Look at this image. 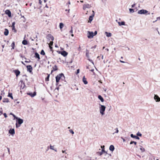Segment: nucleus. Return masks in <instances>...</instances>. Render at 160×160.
<instances>
[{
	"label": "nucleus",
	"instance_id": "obj_11",
	"mask_svg": "<svg viewBox=\"0 0 160 160\" xmlns=\"http://www.w3.org/2000/svg\"><path fill=\"white\" fill-rule=\"evenodd\" d=\"M6 14L8 15L9 17H11V13L10 11L9 10H7L5 11Z\"/></svg>",
	"mask_w": 160,
	"mask_h": 160
},
{
	"label": "nucleus",
	"instance_id": "obj_59",
	"mask_svg": "<svg viewBox=\"0 0 160 160\" xmlns=\"http://www.w3.org/2000/svg\"><path fill=\"white\" fill-rule=\"evenodd\" d=\"M104 147H105L104 146H101V148H102H102H104Z\"/></svg>",
	"mask_w": 160,
	"mask_h": 160
},
{
	"label": "nucleus",
	"instance_id": "obj_49",
	"mask_svg": "<svg viewBox=\"0 0 160 160\" xmlns=\"http://www.w3.org/2000/svg\"><path fill=\"white\" fill-rule=\"evenodd\" d=\"M3 115L5 118H6L7 117V114L5 113L3 114Z\"/></svg>",
	"mask_w": 160,
	"mask_h": 160
},
{
	"label": "nucleus",
	"instance_id": "obj_36",
	"mask_svg": "<svg viewBox=\"0 0 160 160\" xmlns=\"http://www.w3.org/2000/svg\"><path fill=\"white\" fill-rule=\"evenodd\" d=\"M137 135L138 137V136L141 137L142 136V134L141 133H140L139 132H138L137 133Z\"/></svg>",
	"mask_w": 160,
	"mask_h": 160
},
{
	"label": "nucleus",
	"instance_id": "obj_60",
	"mask_svg": "<svg viewBox=\"0 0 160 160\" xmlns=\"http://www.w3.org/2000/svg\"><path fill=\"white\" fill-rule=\"evenodd\" d=\"M122 140H123V142H124L125 141V139H124V138H122Z\"/></svg>",
	"mask_w": 160,
	"mask_h": 160
},
{
	"label": "nucleus",
	"instance_id": "obj_61",
	"mask_svg": "<svg viewBox=\"0 0 160 160\" xmlns=\"http://www.w3.org/2000/svg\"><path fill=\"white\" fill-rule=\"evenodd\" d=\"M33 38H34V39H35L36 38H37V36L36 35L35 37H33Z\"/></svg>",
	"mask_w": 160,
	"mask_h": 160
},
{
	"label": "nucleus",
	"instance_id": "obj_21",
	"mask_svg": "<svg viewBox=\"0 0 160 160\" xmlns=\"http://www.w3.org/2000/svg\"><path fill=\"white\" fill-rule=\"evenodd\" d=\"M47 37L48 38H50L51 40L52 41L53 40H54V38L50 34H48Z\"/></svg>",
	"mask_w": 160,
	"mask_h": 160
},
{
	"label": "nucleus",
	"instance_id": "obj_32",
	"mask_svg": "<svg viewBox=\"0 0 160 160\" xmlns=\"http://www.w3.org/2000/svg\"><path fill=\"white\" fill-rule=\"evenodd\" d=\"M40 54L43 55H44L45 54V52H44V51L43 50H41L40 52Z\"/></svg>",
	"mask_w": 160,
	"mask_h": 160
},
{
	"label": "nucleus",
	"instance_id": "obj_10",
	"mask_svg": "<svg viewBox=\"0 0 160 160\" xmlns=\"http://www.w3.org/2000/svg\"><path fill=\"white\" fill-rule=\"evenodd\" d=\"M27 71L29 72H32V68L31 65H28L27 66Z\"/></svg>",
	"mask_w": 160,
	"mask_h": 160
},
{
	"label": "nucleus",
	"instance_id": "obj_8",
	"mask_svg": "<svg viewBox=\"0 0 160 160\" xmlns=\"http://www.w3.org/2000/svg\"><path fill=\"white\" fill-rule=\"evenodd\" d=\"M154 98L156 102H159L160 101V98L158 95H155Z\"/></svg>",
	"mask_w": 160,
	"mask_h": 160
},
{
	"label": "nucleus",
	"instance_id": "obj_43",
	"mask_svg": "<svg viewBox=\"0 0 160 160\" xmlns=\"http://www.w3.org/2000/svg\"><path fill=\"white\" fill-rule=\"evenodd\" d=\"M50 149L53 150H54V146H52L51 145H50Z\"/></svg>",
	"mask_w": 160,
	"mask_h": 160
},
{
	"label": "nucleus",
	"instance_id": "obj_62",
	"mask_svg": "<svg viewBox=\"0 0 160 160\" xmlns=\"http://www.w3.org/2000/svg\"><path fill=\"white\" fill-rule=\"evenodd\" d=\"M21 63L23 65H25V64L22 61L21 62Z\"/></svg>",
	"mask_w": 160,
	"mask_h": 160
},
{
	"label": "nucleus",
	"instance_id": "obj_13",
	"mask_svg": "<svg viewBox=\"0 0 160 160\" xmlns=\"http://www.w3.org/2000/svg\"><path fill=\"white\" fill-rule=\"evenodd\" d=\"M14 72L15 73L16 77H18L20 74V71L18 70H16L14 71Z\"/></svg>",
	"mask_w": 160,
	"mask_h": 160
},
{
	"label": "nucleus",
	"instance_id": "obj_58",
	"mask_svg": "<svg viewBox=\"0 0 160 160\" xmlns=\"http://www.w3.org/2000/svg\"><path fill=\"white\" fill-rule=\"evenodd\" d=\"M69 11H70V9H69L68 10V9H66L65 10V11H68V12H69Z\"/></svg>",
	"mask_w": 160,
	"mask_h": 160
},
{
	"label": "nucleus",
	"instance_id": "obj_33",
	"mask_svg": "<svg viewBox=\"0 0 160 160\" xmlns=\"http://www.w3.org/2000/svg\"><path fill=\"white\" fill-rule=\"evenodd\" d=\"M60 28L61 29L63 27V24L62 23H60L59 24Z\"/></svg>",
	"mask_w": 160,
	"mask_h": 160
},
{
	"label": "nucleus",
	"instance_id": "obj_6",
	"mask_svg": "<svg viewBox=\"0 0 160 160\" xmlns=\"http://www.w3.org/2000/svg\"><path fill=\"white\" fill-rule=\"evenodd\" d=\"M27 94L31 96L32 98L34 97L36 95V92H34L33 93L32 92H28Z\"/></svg>",
	"mask_w": 160,
	"mask_h": 160
},
{
	"label": "nucleus",
	"instance_id": "obj_47",
	"mask_svg": "<svg viewBox=\"0 0 160 160\" xmlns=\"http://www.w3.org/2000/svg\"><path fill=\"white\" fill-rule=\"evenodd\" d=\"M53 42L52 41L50 42V44H49V45H50V46H52L53 45Z\"/></svg>",
	"mask_w": 160,
	"mask_h": 160
},
{
	"label": "nucleus",
	"instance_id": "obj_64",
	"mask_svg": "<svg viewBox=\"0 0 160 160\" xmlns=\"http://www.w3.org/2000/svg\"><path fill=\"white\" fill-rule=\"evenodd\" d=\"M55 152H57V150L56 149H54V150H53Z\"/></svg>",
	"mask_w": 160,
	"mask_h": 160
},
{
	"label": "nucleus",
	"instance_id": "obj_39",
	"mask_svg": "<svg viewBox=\"0 0 160 160\" xmlns=\"http://www.w3.org/2000/svg\"><path fill=\"white\" fill-rule=\"evenodd\" d=\"M18 123L17 122H16V127L17 128H18V127H20V125L19 124L18 125Z\"/></svg>",
	"mask_w": 160,
	"mask_h": 160
},
{
	"label": "nucleus",
	"instance_id": "obj_54",
	"mask_svg": "<svg viewBox=\"0 0 160 160\" xmlns=\"http://www.w3.org/2000/svg\"><path fill=\"white\" fill-rule=\"evenodd\" d=\"M120 62L122 63H126V62H124V61H121V60H120Z\"/></svg>",
	"mask_w": 160,
	"mask_h": 160
},
{
	"label": "nucleus",
	"instance_id": "obj_23",
	"mask_svg": "<svg viewBox=\"0 0 160 160\" xmlns=\"http://www.w3.org/2000/svg\"><path fill=\"white\" fill-rule=\"evenodd\" d=\"M9 31L7 29H5V31L4 32V34L5 36H7L8 34Z\"/></svg>",
	"mask_w": 160,
	"mask_h": 160
},
{
	"label": "nucleus",
	"instance_id": "obj_50",
	"mask_svg": "<svg viewBox=\"0 0 160 160\" xmlns=\"http://www.w3.org/2000/svg\"><path fill=\"white\" fill-rule=\"evenodd\" d=\"M97 31H95L94 32V33H93L94 36H95V35H96L97 34Z\"/></svg>",
	"mask_w": 160,
	"mask_h": 160
},
{
	"label": "nucleus",
	"instance_id": "obj_28",
	"mask_svg": "<svg viewBox=\"0 0 160 160\" xmlns=\"http://www.w3.org/2000/svg\"><path fill=\"white\" fill-rule=\"evenodd\" d=\"M105 33L106 34V35L107 37H110L112 35V34L111 33H108L107 32H105Z\"/></svg>",
	"mask_w": 160,
	"mask_h": 160
},
{
	"label": "nucleus",
	"instance_id": "obj_57",
	"mask_svg": "<svg viewBox=\"0 0 160 160\" xmlns=\"http://www.w3.org/2000/svg\"><path fill=\"white\" fill-rule=\"evenodd\" d=\"M49 48H50L51 50L52 51V47L51 46H50V45H49Z\"/></svg>",
	"mask_w": 160,
	"mask_h": 160
},
{
	"label": "nucleus",
	"instance_id": "obj_55",
	"mask_svg": "<svg viewBox=\"0 0 160 160\" xmlns=\"http://www.w3.org/2000/svg\"><path fill=\"white\" fill-rule=\"evenodd\" d=\"M135 4H132V8H134V6H135Z\"/></svg>",
	"mask_w": 160,
	"mask_h": 160
},
{
	"label": "nucleus",
	"instance_id": "obj_5",
	"mask_svg": "<svg viewBox=\"0 0 160 160\" xmlns=\"http://www.w3.org/2000/svg\"><path fill=\"white\" fill-rule=\"evenodd\" d=\"M17 119L16 122L20 125L23 122V121L22 119L17 117L16 119Z\"/></svg>",
	"mask_w": 160,
	"mask_h": 160
},
{
	"label": "nucleus",
	"instance_id": "obj_41",
	"mask_svg": "<svg viewBox=\"0 0 160 160\" xmlns=\"http://www.w3.org/2000/svg\"><path fill=\"white\" fill-rule=\"evenodd\" d=\"M97 153L100 156H101V155H102V154L103 153V152L102 151L98 152Z\"/></svg>",
	"mask_w": 160,
	"mask_h": 160
},
{
	"label": "nucleus",
	"instance_id": "obj_14",
	"mask_svg": "<svg viewBox=\"0 0 160 160\" xmlns=\"http://www.w3.org/2000/svg\"><path fill=\"white\" fill-rule=\"evenodd\" d=\"M9 133L11 134H14L15 133L14 129H10L9 131Z\"/></svg>",
	"mask_w": 160,
	"mask_h": 160
},
{
	"label": "nucleus",
	"instance_id": "obj_25",
	"mask_svg": "<svg viewBox=\"0 0 160 160\" xmlns=\"http://www.w3.org/2000/svg\"><path fill=\"white\" fill-rule=\"evenodd\" d=\"M2 102H9L8 99V98H4L3 99Z\"/></svg>",
	"mask_w": 160,
	"mask_h": 160
},
{
	"label": "nucleus",
	"instance_id": "obj_26",
	"mask_svg": "<svg viewBox=\"0 0 160 160\" xmlns=\"http://www.w3.org/2000/svg\"><path fill=\"white\" fill-rule=\"evenodd\" d=\"M118 23L120 26L121 25H125V22L124 21L122 22H118Z\"/></svg>",
	"mask_w": 160,
	"mask_h": 160
},
{
	"label": "nucleus",
	"instance_id": "obj_40",
	"mask_svg": "<svg viewBox=\"0 0 160 160\" xmlns=\"http://www.w3.org/2000/svg\"><path fill=\"white\" fill-rule=\"evenodd\" d=\"M130 12L132 13H133L134 12V9L132 8H130L129 9Z\"/></svg>",
	"mask_w": 160,
	"mask_h": 160
},
{
	"label": "nucleus",
	"instance_id": "obj_4",
	"mask_svg": "<svg viewBox=\"0 0 160 160\" xmlns=\"http://www.w3.org/2000/svg\"><path fill=\"white\" fill-rule=\"evenodd\" d=\"M88 37L89 38H92L94 36V34L93 32H90L88 31Z\"/></svg>",
	"mask_w": 160,
	"mask_h": 160
},
{
	"label": "nucleus",
	"instance_id": "obj_56",
	"mask_svg": "<svg viewBox=\"0 0 160 160\" xmlns=\"http://www.w3.org/2000/svg\"><path fill=\"white\" fill-rule=\"evenodd\" d=\"M96 45H95L94 46L92 47L91 48H96Z\"/></svg>",
	"mask_w": 160,
	"mask_h": 160
},
{
	"label": "nucleus",
	"instance_id": "obj_3",
	"mask_svg": "<svg viewBox=\"0 0 160 160\" xmlns=\"http://www.w3.org/2000/svg\"><path fill=\"white\" fill-rule=\"evenodd\" d=\"M100 106L99 107L100 113L102 115H103L104 114V112L105 110L106 107L104 105H101L100 104Z\"/></svg>",
	"mask_w": 160,
	"mask_h": 160
},
{
	"label": "nucleus",
	"instance_id": "obj_24",
	"mask_svg": "<svg viewBox=\"0 0 160 160\" xmlns=\"http://www.w3.org/2000/svg\"><path fill=\"white\" fill-rule=\"evenodd\" d=\"M89 52L88 50H86V55L87 57V58L88 59H89Z\"/></svg>",
	"mask_w": 160,
	"mask_h": 160
},
{
	"label": "nucleus",
	"instance_id": "obj_51",
	"mask_svg": "<svg viewBox=\"0 0 160 160\" xmlns=\"http://www.w3.org/2000/svg\"><path fill=\"white\" fill-rule=\"evenodd\" d=\"M31 62V61L29 60L28 61H25V62H26V63H28V62Z\"/></svg>",
	"mask_w": 160,
	"mask_h": 160
},
{
	"label": "nucleus",
	"instance_id": "obj_30",
	"mask_svg": "<svg viewBox=\"0 0 160 160\" xmlns=\"http://www.w3.org/2000/svg\"><path fill=\"white\" fill-rule=\"evenodd\" d=\"M8 96V97H10L12 99H13L12 94V93H9Z\"/></svg>",
	"mask_w": 160,
	"mask_h": 160
},
{
	"label": "nucleus",
	"instance_id": "obj_63",
	"mask_svg": "<svg viewBox=\"0 0 160 160\" xmlns=\"http://www.w3.org/2000/svg\"><path fill=\"white\" fill-rule=\"evenodd\" d=\"M65 152V151H63V150H62V153H63Z\"/></svg>",
	"mask_w": 160,
	"mask_h": 160
},
{
	"label": "nucleus",
	"instance_id": "obj_18",
	"mask_svg": "<svg viewBox=\"0 0 160 160\" xmlns=\"http://www.w3.org/2000/svg\"><path fill=\"white\" fill-rule=\"evenodd\" d=\"M110 151L112 152L114 150V147L113 145H111L109 148Z\"/></svg>",
	"mask_w": 160,
	"mask_h": 160
},
{
	"label": "nucleus",
	"instance_id": "obj_9",
	"mask_svg": "<svg viewBox=\"0 0 160 160\" xmlns=\"http://www.w3.org/2000/svg\"><path fill=\"white\" fill-rule=\"evenodd\" d=\"M91 7V5L87 4H84L83 6V9L84 10H85L86 8H90Z\"/></svg>",
	"mask_w": 160,
	"mask_h": 160
},
{
	"label": "nucleus",
	"instance_id": "obj_44",
	"mask_svg": "<svg viewBox=\"0 0 160 160\" xmlns=\"http://www.w3.org/2000/svg\"><path fill=\"white\" fill-rule=\"evenodd\" d=\"M71 30L69 31V33H72V32H73L72 28V27H71Z\"/></svg>",
	"mask_w": 160,
	"mask_h": 160
},
{
	"label": "nucleus",
	"instance_id": "obj_20",
	"mask_svg": "<svg viewBox=\"0 0 160 160\" xmlns=\"http://www.w3.org/2000/svg\"><path fill=\"white\" fill-rule=\"evenodd\" d=\"M98 98L101 101V102H104V99L101 95H99L98 96Z\"/></svg>",
	"mask_w": 160,
	"mask_h": 160
},
{
	"label": "nucleus",
	"instance_id": "obj_35",
	"mask_svg": "<svg viewBox=\"0 0 160 160\" xmlns=\"http://www.w3.org/2000/svg\"><path fill=\"white\" fill-rule=\"evenodd\" d=\"M133 143H134L135 145H136L137 144V142L134 141H132L130 142V144H132Z\"/></svg>",
	"mask_w": 160,
	"mask_h": 160
},
{
	"label": "nucleus",
	"instance_id": "obj_37",
	"mask_svg": "<svg viewBox=\"0 0 160 160\" xmlns=\"http://www.w3.org/2000/svg\"><path fill=\"white\" fill-rule=\"evenodd\" d=\"M140 149L142 152H143L145 151V149L144 148H140Z\"/></svg>",
	"mask_w": 160,
	"mask_h": 160
},
{
	"label": "nucleus",
	"instance_id": "obj_31",
	"mask_svg": "<svg viewBox=\"0 0 160 160\" xmlns=\"http://www.w3.org/2000/svg\"><path fill=\"white\" fill-rule=\"evenodd\" d=\"M10 114L12 115V116L14 117L13 120L16 119L18 117H16V116L14 114H13L12 113H10Z\"/></svg>",
	"mask_w": 160,
	"mask_h": 160
},
{
	"label": "nucleus",
	"instance_id": "obj_45",
	"mask_svg": "<svg viewBox=\"0 0 160 160\" xmlns=\"http://www.w3.org/2000/svg\"><path fill=\"white\" fill-rule=\"evenodd\" d=\"M102 152H105L107 153L106 151L105 150L104 148H102Z\"/></svg>",
	"mask_w": 160,
	"mask_h": 160
},
{
	"label": "nucleus",
	"instance_id": "obj_16",
	"mask_svg": "<svg viewBox=\"0 0 160 160\" xmlns=\"http://www.w3.org/2000/svg\"><path fill=\"white\" fill-rule=\"evenodd\" d=\"M58 70L57 67L56 65H54L53 67V70L51 71V73H52L54 71H56Z\"/></svg>",
	"mask_w": 160,
	"mask_h": 160
},
{
	"label": "nucleus",
	"instance_id": "obj_42",
	"mask_svg": "<svg viewBox=\"0 0 160 160\" xmlns=\"http://www.w3.org/2000/svg\"><path fill=\"white\" fill-rule=\"evenodd\" d=\"M69 132L71 133L72 134H74V132L72 129H70L69 130Z\"/></svg>",
	"mask_w": 160,
	"mask_h": 160
},
{
	"label": "nucleus",
	"instance_id": "obj_17",
	"mask_svg": "<svg viewBox=\"0 0 160 160\" xmlns=\"http://www.w3.org/2000/svg\"><path fill=\"white\" fill-rule=\"evenodd\" d=\"M15 22H13L12 23V30H14V32H16V30L15 29Z\"/></svg>",
	"mask_w": 160,
	"mask_h": 160
},
{
	"label": "nucleus",
	"instance_id": "obj_29",
	"mask_svg": "<svg viewBox=\"0 0 160 160\" xmlns=\"http://www.w3.org/2000/svg\"><path fill=\"white\" fill-rule=\"evenodd\" d=\"M11 46L12 47V49H14L15 46V42H13L12 43Z\"/></svg>",
	"mask_w": 160,
	"mask_h": 160
},
{
	"label": "nucleus",
	"instance_id": "obj_34",
	"mask_svg": "<svg viewBox=\"0 0 160 160\" xmlns=\"http://www.w3.org/2000/svg\"><path fill=\"white\" fill-rule=\"evenodd\" d=\"M50 77V75L48 74L47 77L45 78V80L46 81H49V78Z\"/></svg>",
	"mask_w": 160,
	"mask_h": 160
},
{
	"label": "nucleus",
	"instance_id": "obj_2",
	"mask_svg": "<svg viewBox=\"0 0 160 160\" xmlns=\"http://www.w3.org/2000/svg\"><path fill=\"white\" fill-rule=\"evenodd\" d=\"M138 13L139 14H147L149 15L150 14V12H148V11L143 9L138 10Z\"/></svg>",
	"mask_w": 160,
	"mask_h": 160
},
{
	"label": "nucleus",
	"instance_id": "obj_27",
	"mask_svg": "<svg viewBox=\"0 0 160 160\" xmlns=\"http://www.w3.org/2000/svg\"><path fill=\"white\" fill-rule=\"evenodd\" d=\"M22 44L24 45H26L27 44L28 42L26 40H24L22 41Z\"/></svg>",
	"mask_w": 160,
	"mask_h": 160
},
{
	"label": "nucleus",
	"instance_id": "obj_1",
	"mask_svg": "<svg viewBox=\"0 0 160 160\" xmlns=\"http://www.w3.org/2000/svg\"><path fill=\"white\" fill-rule=\"evenodd\" d=\"M64 78L65 77L64 74L62 73H60L56 77V82L58 83L60 79L63 80Z\"/></svg>",
	"mask_w": 160,
	"mask_h": 160
},
{
	"label": "nucleus",
	"instance_id": "obj_12",
	"mask_svg": "<svg viewBox=\"0 0 160 160\" xmlns=\"http://www.w3.org/2000/svg\"><path fill=\"white\" fill-rule=\"evenodd\" d=\"M94 17V13L89 16L88 22H90L93 20V18Z\"/></svg>",
	"mask_w": 160,
	"mask_h": 160
},
{
	"label": "nucleus",
	"instance_id": "obj_48",
	"mask_svg": "<svg viewBox=\"0 0 160 160\" xmlns=\"http://www.w3.org/2000/svg\"><path fill=\"white\" fill-rule=\"evenodd\" d=\"M79 69H78L77 70V72L76 73V74H78V73H79Z\"/></svg>",
	"mask_w": 160,
	"mask_h": 160
},
{
	"label": "nucleus",
	"instance_id": "obj_52",
	"mask_svg": "<svg viewBox=\"0 0 160 160\" xmlns=\"http://www.w3.org/2000/svg\"><path fill=\"white\" fill-rule=\"evenodd\" d=\"M7 149L8 150V153L9 154H10L9 148H7Z\"/></svg>",
	"mask_w": 160,
	"mask_h": 160
},
{
	"label": "nucleus",
	"instance_id": "obj_46",
	"mask_svg": "<svg viewBox=\"0 0 160 160\" xmlns=\"http://www.w3.org/2000/svg\"><path fill=\"white\" fill-rule=\"evenodd\" d=\"M88 60L89 61H90L91 62H92L93 65H94L93 62L92 61V60H91L90 59H88Z\"/></svg>",
	"mask_w": 160,
	"mask_h": 160
},
{
	"label": "nucleus",
	"instance_id": "obj_15",
	"mask_svg": "<svg viewBox=\"0 0 160 160\" xmlns=\"http://www.w3.org/2000/svg\"><path fill=\"white\" fill-rule=\"evenodd\" d=\"M130 136L132 138H135L136 139H139V138L138 137V136H136L135 135H134L133 134H131V135H130Z\"/></svg>",
	"mask_w": 160,
	"mask_h": 160
},
{
	"label": "nucleus",
	"instance_id": "obj_7",
	"mask_svg": "<svg viewBox=\"0 0 160 160\" xmlns=\"http://www.w3.org/2000/svg\"><path fill=\"white\" fill-rule=\"evenodd\" d=\"M59 53H61V54L64 57H66L68 54V53L65 51H63L62 52L59 51Z\"/></svg>",
	"mask_w": 160,
	"mask_h": 160
},
{
	"label": "nucleus",
	"instance_id": "obj_53",
	"mask_svg": "<svg viewBox=\"0 0 160 160\" xmlns=\"http://www.w3.org/2000/svg\"><path fill=\"white\" fill-rule=\"evenodd\" d=\"M42 3V1L41 0H39V3L41 4Z\"/></svg>",
	"mask_w": 160,
	"mask_h": 160
},
{
	"label": "nucleus",
	"instance_id": "obj_22",
	"mask_svg": "<svg viewBox=\"0 0 160 160\" xmlns=\"http://www.w3.org/2000/svg\"><path fill=\"white\" fill-rule=\"evenodd\" d=\"M82 81L85 84H87L88 83V82L86 80V79L85 78V77H83L82 78Z\"/></svg>",
	"mask_w": 160,
	"mask_h": 160
},
{
	"label": "nucleus",
	"instance_id": "obj_19",
	"mask_svg": "<svg viewBox=\"0 0 160 160\" xmlns=\"http://www.w3.org/2000/svg\"><path fill=\"white\" fill-rule=\"evenodd\" d=\"M35 57L37 58H38V60L40 59L39 55L38 53L37 52L35 53Z\"/></svg>",
	"mask_w": 160,
	"mask_h": 160
},
{
	"label": "nucleus",
	"instance_id": "obj_38",
	"mask_svg": "<svg viewBox=\"0 0 160 160\" xmlns=\"http://www.w3.org/2000/svg\"><path fill=\"white\" fill-rule=\"evenodd\" d=\"M115 130L116 131L115 132L113 133V134H114L115 133H118V128H116Z\"/></svg>",
	"mask_w": 160,
	"mask_h": 160
}]
</instances>
